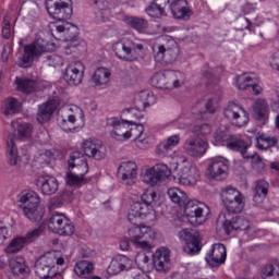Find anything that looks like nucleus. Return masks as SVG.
<instances>
[{"label": "nucleus", "instance_id": "obj_48", "mask_svg": "<svg viewBox=\"0 0 279 279\" xmlns=\"http://www.w3.org/2000/svg\"><path fill=\"white\" fill-rule=\"evenodd\" d=\"M66 32V26L60 25L58 23L50 24V34L56 38V40H62V34L64 36Z\"/></svg>", "mask_w": 279, "mask_h": 279}, {"label": "nucleus", "instance_id": "obj_11", "mask_svg": "<svg viewBox=\"0 0 279 279\" xmlns=\"http://www.w3.org/2000/svg\"><path fill=\"white\" fill-rule=\"evenodd\" d=\"M48 229L61 236H71L75 232V227L62 214H54L48 221Z\"/></svg>", "mask_w": 279, "mask_h": 279}, {"label": "nucleus", "instance_id": "obj_3", "mask_svg": "<svg viewBox=\"0 0 279 279\" xmlns=\"http://www.w3.org/2000/svg\"><path fill=\"white\" fill-rule=\"evenodd\" d=\"M158 194L156 192L147 191L142 194V202H135L131 205V209L128 215L130 223L135 226L138 223V219H145L149 213L154 209L151 204L156 201Z\"/></svg>", "mask_w": 279, "mask_h": 279}, {"label": "nucleus", "instance_id": "obj_4", "mask_svg": "<svg viewBox=\"0 0 279 279\" xmlns=\"http://www.w3.org/2000/svg\"><path fill=\"white\" fill-rule=\"evenodd\" d=\"M143 44H136L128 38H122L112 46L117 58L123 60L124 62H136L141 54L143 53Z\"/></svg>", "mask_w": 279, "mask_h": 279}, {"label": "nucleus", "instance_id": "obj_2", "mask_svg": "<svg viewBox=\"0 0 279 279\" xmlns=\"http://www.w3.org/2000/svg\"><path fill=\"white\" fill-rule=\"evenodd\" d=\"M84 158V154L81 151H73L70 156L68 165L70 169H76L77 174L68 172L66 184L69 186H82V184H88V179L84 178L88 173V161Z\"/></svg>", "mask_w": 279, "mask_h": 279}, {"label": "nucleus", "instance_id": "obj_41", "mask_svg": "<svg viewBox=\"0 0 279 279\" xmlns=\"http://www.w3.org/2000/svg\"><path fill=\"white\" fill-rule=\"evenodd\" d=\"M93 269H95L93 263L88 260H81L75 265L74 274H76V276H78L80 278H86L87 276H90V274H93Z\"/></svg>", "mask_w": 279, "mask_h": 279}, {"label": "nucleus", "instance_id": "obj_51", "mask_svg": "<svg viewBox=\"0 0 279 279\" xmlns=\"http://www.w3.org/2000/svg\"><path fill=\"white\" fill-rule=\"evenodd\" d=\"M193 134L199 138V136H208L210 132H213V129L210 128V124H198L195 125L192 130Z\"/></svg>", "mask_w": 279, "mask_h": 279}, {"label": "nucleus", "instance_id": "obj_45", "mask_svg": "<svg viewBox=\"0 0 279 279\" xmlns=\"http://www.w3.org/2000/svg\"><path fill=\"white\" fill-rule=\"evenodd\" d=\"M77 36H80V28L77 26L70 24L69 27L65 28V33L63 35V40L65 43H77Z\"/></svg>", "mask_w": 279, "mask_h": 279}, {"label": "nucleus", "instance_id": "obj_18", "mask_svg": "<svg viewBox=\"0 0 279 279\" xmlns=\"http://www.w3.org/2000/svg\"><path fill=\"white\" fill-rule=\"evenodd\" d=\"M179 236L185 242L183 246L185 254L193 255L202 251V245L199 244V233L196 231L183 229L179 232Z\"/></svg>", "mask_w": 279, "mask_h": 279}, {"label": "nucleus", "instance_id": "obj_16", "mask_svg": "<svg viewBox=\"0 0 279 279\" xmlns=\"http://www.w3.org/2000/svg\"><path fill=\"white\" fill-rule=\"evenodd\" d=\"M150 84L155 88H178L180 80H178V72L169 71L166 73H157L150 78Z\"/></svg>", "mask_w": 279, "mask_h": 279}, {"label": "nucleus", "instance_id": "obj_54", "mask_svg": "<svg viewBox=\"0 0 279 279\" xmlns=\"http://www.w3.org/2000/svg\"><path fill=\"white\" fill-rule=\"evenodd\" d=\"M40 234H43V227H38L34 230L28 231L24 236V239L26 240V243H32V241H34L35 239H38Z\"/></svg>", "mask_w": 279, "mask_h": 279}, {"label": "nucleus", "instance_id": "obj_38", "mask_svg": "<svg viewBox=\"0 0 279 279\" xmlns=\"http://www.w3.org/2000/svg\"><path fill=\"white\" fill-rule=\"evenodd\" d=\"M15 84L17 89L21 90V93H25L26 95L36 93V88H38V83L29 78H16Z\"/></svg>", "mask_w": 279, "mask_h": 279}, {"label": "nucleus", "instance_id": "obj_55", "mask_svg": "<svg viewBox=\"0 0 279 279\" xmlns=\"http://www.w3.org/2000/svg\"><path fill=\"white\" fill-rule=\"evenodd\" d=\"M274 266L271 264H268L262 268V277L263 278H269L271 276H277L279 279V272L274 271Z\"/></svg>", "mask_w": 279, "mask_h": 279}, {"label": "nucleus", "instance_id": "obj_19", "mask_svg": "<svg viewBox=\"0 0 279 279\" xmlns=\"http://www.w3.org/2000/svg\"><path fill=\"white\" fill-rule=\"evenodd\" d=\"M227 256L226 245L217 243L214 244L210 251L206 254L205 260L209 267H221V265L226 263Z\"/></svg>", "mask_w": 279, "mask_h": 279}, {"label": "nucleus", "instance_id": "obj_46", "mask_svg": "<svg viewBox=\"0 0 279 279\" xmlns=\"http://www.w3.org/2000/svg\"><path fill=\"white\" fill-rule=\"evenodd\" d=\"M143 132H145V126H143V124H135L128 131L129 138H133L137 143H143V140H141Z\"/></svg>", "mask_w": 279, "mask_h": 279}, {"label": "nucleus", "instance_id": "obj_29", "mask_svg": "<svg viewBox=\"0 0 279 279\" xmlns=\"http://www.w3.org/2000/svg\"><path fill=\"white\" fill-rule=\"evenodd\" d=\"M169 258V250L165 247L157 250L156 253L153 255V265L156 271L165 274L167 271Z\"/></svg>", "mask_w": 279, "mask_h": 279}, {"label": "nucleus", "instance_id": "obj_58", "mask_svg": "<svg viewBox=\"0 0 279 279\" xmlns=\"http://www.w3.org/2000/svg\"><path fill=\"white\" fill-rule=\"evenodd\" d=\"M49 66H62V57L58 54L47 57Z\"/></svg>", "mask_w": 279, "mask_h": 279}, {"label": "nucleus", "instance_id": "obj_61", "mask_svg": "<svg viewBox=\"0 0 279 279\" xmlns=\"http://www.w3.org/2000/svg\"><path fill=\"white\" fill-rule=\"evenodd\" d=\"M60 197L62 202H71L73 199V190H64L61 192Z\"/></svg>", "mask_w": 279, "mask_h": 279}, {"label": "nucleus", "instance_id": "obj_30", "mask_svg": "<svg viewBox=\"0 0 279 279\" xmlns=\"http://www.w3.org/2000/svg\"><path fill=\"white\" fill-rule=\"evenodd\" d=\"M253 193V202L255 204H263L267 199V195H269V183L265 180L256 181Z\"/></svg>", "mask_w": 279, "mask_h": 279}, {"label": "nucleus", "instance_id": "obj_63", "mask_svg": "<svg viewBox=\"0 0 279 279\" xmlns=\"http://www.w3.org/2000/svg\"><path fill=\"white\" fill-rule=\"evenodd\" d=\"M69 123L70 122L64 119L59 120V125L63 130V132H71V130H73V128H71Z\"/></svg>", "mask_w": 279, "mask_h": 279}, {"label": "nucleus", "instance_id": "obj_44", "mask_svg": "<svg viewBox=\"0 0 279 279\" xmlns=\"http://www.w3.org/2000/svg\"><path fill=\"white\" fill-rule=\"evenodd\" d=\"M8 154H9V163L14 167L19 165V155L16 150V145L14 144V137H10V141L7 142Z\"/></svg>", "mask_w": 279, "mask_h": 279}, {"label": "nucleus", "instance_id": "obj_1", "mask_svg": "<svg viewBox=\"0 0 279 279\" xmlns=\"http://www.w3.org/2000/svg\"><path fill=\"white\" fill-rule=\"evenodd\" d=\"M17 206L23 209V215L33 223L43 221L45 208L40 206V196L34 191H23L17 196Z\"/></svg>", "mask_w": 279, "mask_h": 279}, {"label": "nucleus", "instance_id": "obj_25", "mask_svg": "<svg viewBox=\"0 0 279 279\" xmlns=\"http://www.w3.org/2000/svg\"><path fill=\"white\" fill-rule=\"evenodd\" d=\"M59 102L56 99L48 100L47 102L39 106L37 113L38 123H48L53 117V112L58 110Z\"/></svg>", "mask_w": 279, "mask_h": 279}, {"label": "nucleus", "instance_id": "obj_26", "mask_svg": "<svg viewBox=\"0 0 279 279\" xmlns=\"http://www.w3.org/2000/svg\"><path fill=\"white\" fill-rule=\"evenodd\" d=\"M199 182V170L196 167H183L179 175V183L183 186H195Z\"/></svg>", "mask_w": 279, "mask_h": 279}, {"label": "nucleus", "instance_id": "obj_21", "mask_svg": "<svg viewBox=\"0 0 279 279\" xmlns=\"http://www.w3.org/2000/svg\"><path fill=\"white\" fill-rule=\"evenodd\" d=\"M183 208L184 215L191 223H202V220L198 221V219L204 217V208H206V205L199 203L197 199H187Z\"/></svg>", "mask_w": 279, "mask_h": 279}, {"label": "nucleus", "instance_id": "obj_60", "mask_svg": "<svg viewBox=\"0 0 279 279\" xmlns=\"http://www.w3.org/2000/svg\"><path fill=\"white\" fill-rule=\"evenodd\" d=\"M205 110H201L199 114H206L208 112L209 114L215 113V106L213 105V99H209L206 104H204Z\"/></svg>", "mask_w": 279, "mask_h": 279}, {"label": "nucleus", "instance_id": "obj_9", "mask_svg": "<svg viewBox=\"0 0 279 279\" xmlns=\"http://www.w3.org/2000/svg\"><path fill=\"white\" fill-rule=\"evenodd\" d=\"M56 268V252H48L39 256L34 264L36 276L40 279H51L58 276V272L53 271Z\"/></svg>", "mask_w": 279, "mask_h": 279}, {"label": "nucleus", "instance_id": "obj_5", "mask_svg": "<svg viewBox=\"0 0 279 279\" xmlns=\"http://www.w3.org/2000/svg\"><path fill=\"white\" fill-rule=\"evenodd\" d=\"M221 201L227 210L223 215H239L245 208V197L232 185L221 190Z\"/></svg>", "mask_w": 279, "mask_h": 279}, {"label": "nucleus", "instance_id": "obj_17", "mask_svg": "<svg viewBox=\"0 0 279 279\" xmlns=\"http://www.w3.org/2000/svg\"><path fill=\"white\" fill-rule=\"evenodd\" d=\"M84 63L81 61H74L63 71V80L69 84V86H80L84 80Z\"/></svg>", "mask_w": 279, "mask_h": 279}, {"label": "nucleus", "instance_id": "obj_33", "mask_svg": "<svg viewBox=\"0 0 279 279\" xmlns=\"http://www.w3.org/2000/svg\"><path fill=\"white\" fill-rule=\"evenodd\" d=\"M227 147L228 149H231V151H239L243 158H245V153L250 148V144H247V142L240 136L231 135L229 142L227 143Z\"/></svg>", "mask_w": 279, "mask_h": 279}, {"label": "nucleus", "instance_id": "obj_39", "mask_svg": "<svg viewBox=\"0 0 279 279\" xmlns=\"http://www.w3.org/2000/svg\"><path fill=\"white\" fill-rule=\"evenodd\" d=\"M9 267L13 276H25L27 274V265L23 257H16L9 262Z\"/></svg>", "mask_w": 279, "mask_h": 279}, {"label": "nucleus", "instance_id": "obj_56", "mask_svg": "<svg viewBox=\"0 0 279 279\" xmlns=\"http://www.w3.org/2000/svg\"><path fill=\"white\" fill-rule=\"evenodd\" d=\"M2 36L7 40L12 36V32L10 29V16H4L3 26H2Z\"/></svg>", "mask_w": 279, "mask_h": 279}, {"label": "nucleus", "instance_id": "obj_14", "mask_svg": "<svg viewBox=\"0 0 279 279\" xmlns=\"http://www.w3.org/2000/svg\"><path fill=\"white\" fill-rule=\"evenodd\" d=\"M171 177V169L167 165H157L142 175V181L150 186H156L158 182H162Z\"/></svg>", "mask_w": 279, "mask_h": 279}, {"label": "nucleus", "instance_id": "obj_37", "mask_svg": "<svg viewBox=\"0 0 279 279\" xmlns=\"http://www.w3.org/2000/svg\"><path fill=\"white\" fill-rule=\"evenodd\" d=\"M168 195L173 204H178L181 208L189 202V196L184 193V191L178 187H171L168 190Z\"/></svg>", "mask_w": 279, "mask_h": 279}, {"label": "nucleus", "instance_id": "obj_36", "mask_svg": "<svg viewBox=\"0 0 279 279\" xmlns=\"http://www.w3.org/2000/svg\"><path fill=\"white\" fill-rule=\"evenodd\" d=\"M40 184V192L43 195H56V193H58V179L46 177L43 178Z\"/></svg>", "mask_w": 279, "mask_h": 279}, {"label": "nucleus", "instance_id": "obj_15", "mask_svg": "<svg viewBox=\"0 0 279 279\" xmlns=\"http://www.w3.org/2000/svg\"><path fill=\"white\" fill-rule=\"evenodd\" d=\"M223 114L226 119L231 121V123L238 128H243L246 123H250V116L247 114V111L234 102H229Z\"/></svg>", "mask_w": 279, "mask_h": 279}, {"label": "nucleus", "instance_id": "obj_22", "mask_svg": "<svg viewBox=\"0 0 279 279\" xmlns=\"http://www.w3.org/2000/svg\"><path fill=\"white\" fill-rule=\"evenodd\" d=\"M82 147L88 158H94V160H104L106 158V147L99 141L86 140Z\"/></svg>", "mask_w": 279, "mask_h": 279}, {"label": "nucleus", "instance_id": "obj_34", "mask_svg": "<svg viewBox=\"0 0 279 279\" xmlns=\"http://www.w3.org/2000/svg\"><path fill=\"white\" fill-rule=\"evenodd\" d=\"M124 23H126L132 29H135V32H138V34H145L147 32V27H149V23L143 17H124Z\"/></svg>", "mask_w": 279, "mask_h": 279}, {"label": "nucleus", "instance_id": "obj_59", "mask_svg": "<svg viewBox=\"0 0 279 279\" xmlns=\"http://www.w3.org/2000/svg\"><path fill=\"white\" fill-rule=\"evenodd\" d=\"M186 5V0H174L170 5V10L171 12H175V10H184Z\"/></svg>", "mask_w": 279, "mask_h": 279}, {"label": "nucleus", "instance_id": "obj_13", "mask_svg": "<svg viewBox=\"0 0 279 279\" xmlns=\"http://www.w3.org/2000/svg\"><path fill=\"white\" fill-rule=\"evenodd\" d=\"M217 221L222 225L227 234H230L232 230H247L250 228V220L236 215L220 214Z\"/></svg>", "mask_w": 279, "mask_h": 279}, {"label": "nucleus", "instance_id": "obj_40", "mask_svg": "<svg viewBox=\"0 0 279 279\" xmlns=\"http://www.w3.org/2000/svg\"><path fill=\"white\" fill-rule=\"evenodd\" d=\"M98 7V11L95 13V22L100 23H108L110 21V10L108 9V1L104 2L100 0L99 3H96Z\"/></svg>", "mask_w": 279, "mask_h": 279}, {"label": "nucleus", "instance_id": "obj_53", "mask_svg": "<svg viewBox=\"0 0 279 279\" xmlns=\"http://www.w3.org/2000/svg\"><path fill=\"white\" fill-rule=\"evenodd\" d=\"M252 76H245V75H240L236 77V86L240 90H245V88H250L252 85Z\"/></svg>", "mask_w": 279, "mask_h": 279}, {"label": "nucleus", "instance_id": "obj_7", "mask_svg": "<svg viewBox=\"0 0 279 279\" xmlns=\"http://www.w3.org/2000/svg\"><path fill=\"white\" fill-rule=\"evenodd\" d=\"M49 47V41L43 38H38L35 43L26 45L24 47V54L20 58L19 66H21V69H29L32 62H34V58L50 51L51 48Z\"/></svg>", "mask_w": 279, "mask_h": 279}, {"label": "nucleus", "instance_id": "obj_62", "mask_svg": "<svg viewBox=\"0 0 279 279\" xmlns=\"http://www.w3.org/2000/svg\"><path fill=\"white\" fill-rule=\"evenodd\" d=\"M260 141H265L267 143L268 147H276L278 145V137H259Z\"/></svg>", "mask_w": 279, "mask_h": 279}, {"label": "nucleus", "instance_id": "obj_35", "mask_svg": "<svg viewBox=\"0 0 279 279\" xmlns=\"http://www.w3.org/2000/svg\"><path fill=\"white\" fill-rule=\"evenodd\" d=\"M19 112H21V102L16 98H7L3 102L2 114L4 117H14Z\"/></svg>", "mask_w": 279, "mask_h": 279}, {"label": "nucleus", "instance_id": "obj_27", "mask_svg": "<svg viewBox=\"0 0 279 279\" xmlns=\"http://www.w3.org/2000/svg\"><path fill=\"white\" fill-rule=\"evenodd\" d=\"M118 171L122 182H125L128 186L136 183V163L132 161L123 162Z\"/></svg>", "mask_w": 279, "mask_h": 279}, {"label": "nucleus", "instance_id": "obj_32", "mask_svg": "<svg viewBox=\"0 0 279 279\" xmlns=\"http://www.w3.org/2000/svg\"><path fill=\"white\" fill-rule=\"evenodd\" d=\"M154 101H156L154 94H150L147 90H142L135 98V108L140 112H144V110L149 108Z\"/></svg>", "mask_w": 279, "mask_h": 279}, {"label": "nucleus", "instance_id": "obj_8", "mask_svg": "<svg viewBox=\"0 0 279 279\" xmlns=\"http://www.w3.org/2000/svg\"><path fill=\"white\" fill-rule=\"evenodd\" d=\"M133 227L129 229V236L131 243L135 245L137 250H149V240L154 239V231L147 226H141V219H137V223H132Z\"/></svg>", "mask_w": 279, "mask_h": 279}, {"label": "nucleus", "instance_id": "obj_64", "mask_svg": "<svg viewBox=\"0 0 279 279\" xmlns=\"http://www.w3.org/2000/svg\"><path fill=\"white\" fill-rule=\"evenodd\" d=\"M120 250H122V252H128L130 250V240L123 239L120 242Z\"/></svg>", "mask_w": 279, "mask_h": 279}, {"label": "nucleus", "instance_id": "obj_20", "mask_svg": "<svg viewBox=\"0 0 279 279\" xmlns=\"http://www.w3.org/2000/svg\"><path fill=\"white\" fill-rule=\"evenodd\" d=\"M184 150L193 158H199L206 154L208 143L202 137H190L184 143Z\"/></svg>", "mask_w": 279, "mask_h": 279}, {"label": "nucleus", "instance_id": "obj_42", "mask_svg": "<svg viewBox=\"0 0 279 279\" xmlns=\"http://www.w3.org/2000/svg\"><path fill=\"white\" fill-rule=\"evenodd\" d=\"M93 82L96 86H104L110 82V71L106 68H98L93 75Z\"/></svg>", "mask_w": 279, "mask_h": 279}, {"label": "nucleus", "instance_id": "obj_28", "mask_svg": "<svg viewBox=\"0 0 279 279\" xmlns=\"http://www.w3.org/2000/svg\"><path fill=\"white\" fill-rule=\"evenodd\" d=\"M11 125L14 130L13 136L19 141H27V138H32V132H34V126H32V124L22 121H12Z\"/></svg>", "mask_w": 279, "mask_h": 279}, {"label": "nucleus", "instance_id": "obj_49", "mask_svg": "<svg viewBox=\"0 0 279 279\" xmlns=\"http://www.w3.org/2000/svg\"><path fill=\"white\" fill-rule=\"evenodd\" d=\"M254 112L259 121L265 119L267 114V102L265 100H257L254 106Z\"/></svg>", "mask_w": 279, "mask_h": 279}, {"label": "nucleus", "instance_id": "obj_47", "mask_svg": "<svg viewBox=\"0 0 279 279\" xmlns=\"http://www.w3.org/2000/svg\"><path fill=\"white\" fill-rule=\"evenodd\" d=\"M147 14L153 16V19H160V16H167V13L162 9V7L157 5L156 2H153L146 9Z\"/></svg>", "mask_w": 279, "mask_h": 279}, {"label": "nucleus", "instance_id": "obj_24", "mask_svg": "<svg viewBox=\"0 0 279 279\" xmlns=\"http://www.w3.org/2000/svg\"><path fill=\"white\" fill-rule=\"evenodd\" d=\"M128 269H132V259L124 255H118L113 258L107 268V272L110 276H117V274H121V271H128Z\"/></svg>", "mask_w": 279, "mask_h": 279}, {"label": "nucleus", "instance_id": "obj_31", "mask_svg": "<svg viewBox=\"0 0 279 279\" xmlns=\"http://www.w3.org/2000/svg\"><path fill=\"white\" fill-rule=\"evenodd\" d=\"M180 144V135H172L166 142L159 144L156 148L157 156H171V149Z\"/></svg>", "mask_w": 279, "mask_h": 279}, {"label": "nucleus", "instance_id": "obj_50", "mask_svg": "<svg viewBox=\"0 0 279 279\" xmlns=\"http://www.w3.org/2000/svg\"><path fill=\"white\" fill-rule=\"evenodd\" d=\"M232 135H227L226 132L223 131H217L214 134V145H225L226 147H228V143L230 141Z\"/></svg>", "mask_w": 279, "mask_h": 279}, {"label": "nucleus", "instance_id": "obj_6", "mask_svg": "<svg viewBox=\"0 0 279 279\" xmlns=\"http://www.w3.org/2000/svg\"><path fill=\"white\" fill-rule=\"evenodd\" d=\"M163 44H159L154 48L155 62L169 64L178 59V43L171 36H162Z\"/></svg>", "mask_w": 279, "mask_h": 279}, {"label": "nucleus", "instance_id": "obj_52", "mask_svg": "<svg viewBox=\"0 0 279 279\" xmlns=\"http://www.w3.org/2000/svg\"><path fill=\"white\" fill-rule=\"evenodd\" d=\"M172 14L174 16V19H179V20H183V21H189V19H191V9H189L187 7H185L184 9H174V11H172Z\"/></svg>", "mask_w": 279, "mask_h": 279}, {"label": "nucleus", "instance_id": "obj_43", "mask_svg": "<svg viewBox=\"0 0 279 279\" xmlns=\"http://www.w3.org/2000/svg\"><path fill=\"white\" fill-rule=\"evenodd\" d=\"M26 243H28V242L25 240V236L14 238L10 242L8 247L4 250V252L7 254H19V252H21V250H23V247H25Z\"/></svg>", "mask_w": 279, "mask_h": 279}, {"label": "nucleus", "instance_id": "obj_23", "mask_svg": "<svg viewBox=\"0 0 279 279\" xmlns=\"http://www.w3.org/2000/svg\"><path fill=\"white\" fill-rule=\"evenodd\" d=\"M124 123H134L132 121L123 120L122 122L119 121L117 118H110L107 120V124L113 128V131L111 132V138H114V141H128L129 133L125 130Z\"/></svg>", "mask_w": 279, "mask_h": 279}, {"label": "nucleus", "instance_id": "obj_57", "mask_svg": "<svg viewBox=\"0 0 279 279\" xmlns=\"http://www.w3.org/2000/svg\"><path fill=\"white\" fill-rule=\"evenodd\" d=\"M244 158H251L253 167H257V169H265V162L263 161V158L258 156V154H254L252 156H245Z\"/></svg>", "mask_w": 279, "mask_h": 279}, {"label": "nucleus", "instance_id": "obj_10", "mask_svg": "<svg viewBox=\"0 0 279 279\" xmlns=\"http://www.w3.org/2000/svg\"><path fill=\"white\" fill-rule=\"evenodd\" d=\"M46 10L56 21H69L73 16V8L66 0H46Z\"/></svg>", "mask_w": 279, "mask_h": 279}, {"label": "nucleus", "instance_id": "obj_12", "mask_svg": "<svg viewBox=\"0 0 279 279\" xmlns=\"http://www.w3.org/2000/svg\"><path fill=\"white\" fill-rule=\"evenodd\" d=\"M230 162L223 157L213 158L207 167L206 175L209 180H226Z\"/></svg>", "mask_w": 279, "mask_h": 279}]
</instances>
